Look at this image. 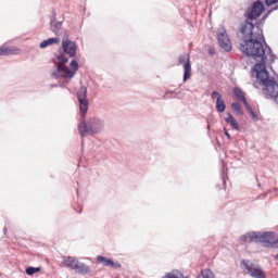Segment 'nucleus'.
Returning <instances> with one entry per match:
<instances>
[{"label":"nucleus","instance_id":"obj_9","mask_svg":"<svg viewBox=\"0 0 278 278\" xmlns=\"http://www.w3.org/2000/svg\"><path fill=\"white\" fill-rule=\"evenodd\" d=\"M263 90L265 92H267L268 97H270V99H274V101H277L278 99V84L277 80H275V78H271L270 80H267V83H265Z\"/></svg>","mask_w":278,"mask_h":278},{"label":"nucleus","instance_id":"obj_11","mask_svg":"<svg viewBox=\"0 0 278 278\" xmlns=\"http://www.w3.org/2000/svg\"><path fill=\"white\" fill-rule=\"evenodd\" d=\"M211 99L215 101L216 99V110L219 114H223L225 110H227V104H225V100H223V96L218 91H213L211 93Z\"/></svg>","mask_w":278,"mask_h":278},{"label":"nucleus","instance_id":"obj_4","mask_svg":"<svg viewBox=\"0 0 278 278\" xmlns=\"http://www.w3.org/2000/svg\"><path fill=\"white\" fill-rule=\"evenodd\" d=\"M105 124L102 119L92 117L88 122H80L78 124V131L84 138V136H94L96 134H101L103 131Z\"/></svg>","mask_w":278,"mask_h":278},{"label":"nucleus","instance_id":"obj_25","mask_svg":"<svg viewBox=\"0 0 278 278\" xmlns=\"http://www.w3.org/2000/svg\"><path fill=\"white\" fill-rule=\"evenodd\" d=\"M278 0H265V4L269 8V5H276L273 8V10H278Z\"/></svg>","mask_w":278,"mask_h":278},{"label":"nucleus","instance_id":"obj_16","mask_svg":"<svg viewBox=\"0 0 278 278\" xmlns=\"http://www.w3.org/2000/svg\"><path fill=\"white\" fill-rule=\"evenodd\" d=\"M16 51H18V49L2 46L0 47V58L3 55H16Z\"/></svg>","mask_w":278,"mask_h":278},{"label":"nucleus","instance_id":"obj_27","mask_svg":"<svg viewBox=\"0 0 278 278\" xmlns=\"http://www.w3.org/2000/svg\"><path fill=\"white\" fill-rule=\"evenodd\" d=\"M273 12H275V10H268L267 11V13L263 16V21H266V18L268 17V16H270V14H273Z\"/></svg>","mask_w":278,"mask_h":278},{"label":"nucleus","instance_id":"obj_13","mask_svg":"<svg viewBox=\"0 0 278 278\" xmlns=\"http://www.w3.org/2000/svg\"><path fill=\"white\" fill-rule=\"evenodd\" d=\"M74 273H77L78 275H89L90 267L78 261V264H76V267H74Z\"/></svg>","mask_w":278,"mask_h":278},{"label":"nucleus","instance_id":"obj_20","mask_svg":"<svg viewBox=\"0 0 278 278\" xmlns=\"http://www.w3.org/2000/svg\"><path fill=\"white\" fill-rule=\"evenodd\" d=\"M197 278H216L212 269H202L201 274Z\"/></svg>","mask_w":278,"mask_h":278},{"label":"nucleus","instance_id":"obj_34","mask_svg":"<svg viewBox=\"0 0 278 278\" xmlns=\"http://www.w3.org/2000/svg\"><path fill=\"white\" fill-rule=\"evenodd\" d=\"M178 275H181V273L178 271V273H177V276H178Z\"/></svg>","mask_w":278,"mask_h":278},{"label":"nucleus","instance_id":"obj_24","mask_svg":"<svg viewBox=\"0 0 278 278\" xmlns=\"http://www.w3.org/2000/svg\"><path fill=\"white\" fill-rule=\"evenodd\" d=\"M36 273H40V267H27L26 275H36Z\"/></svg>","mask_w":278,"mask_h":278},{"label":"nucleus","instance_id":"obj_30","mask_svg":"<svg viewBox=\"0 0 278 278\" xmlns=\"http://www.w3.org/2000/svg\"><path fill=\"white\" fill-rule=\"evenodd\" d=\"M3 231H4V233H8V228L4 227V228H3Z\"/></svg>","mask_w":278,"mask_h":278},{"label":"nucleus","instance_id":"obj_14","mask_svg":"<svg viewBox=\"0 0 278 278\" xmlns=\"http://www.w3.org/2000/svg\"><path fill=\"white\" fill-rule=\"evenodd\" d=\"M78 260H76L75 257L73 256H65L63 258V264L64 266H66L67 268H71V270H75V267L77 266L78 264Z\"/></svg>","mask_w":278,"mask_h":278},{"label":"nucleus","instance_id":"obj_33","mask_svg":"<svg viewBox=\"0 0 278 278\" xmlns=\"http://www.w3.org/2000/svg\"><path fill=\"white\" fill-rule=\"evenodd\" d=\"M178 275H181V273L178 271V273H177V276H178Z\"/></svg>","mask_w":278,"mask_h":278},{"label":"nucleus","instance_id":"obj_6","mask_svg":"<svg viewBox=\"0 0 278 278\" xmlns=\"http://www.w3.org/2000/svg\"><path fill=\"white\" fill-rule=\"evenodd\" d=\"M264 10H265L264 2L256 0L245 11V17L248 18L245 21H248V23H250V21H257V18L262 16V12H264Z\"/></svg>","mask_w":278,"mask_h":278},{"label":"nucleus","instance_id":"obj_32","mask_svg":"<svg viewBox=\"0 0 278 278\" xmlns=\"http://www.w3.org/2000/svg\"><path fill=\"white\" fill-rule=\"evenodd\" d=\"M207 129H210V124H207Z\"/></svg>","mask_w":278,"mask_h":278},{"label":"nucleus","instance_id":"obj_19","mask_svg":"<svg viewBox=\"0 0 278 278\" xmlns=\"http://www.w3.org/2000/svg\"><path fill=\"white\" fill-rule=\"evenodd\" d=\"M231 109L236 116H244V111L242 110V105H240V103L233 102L231 104Z\"/></svg>","mask_w":278,"mask_h":278},{"label":"nucleus","instance_id":"obj_3","mask_svg":"<svg viewBox=\"0 0 278 278\" xmlns=\"http://www.w3.org/2000/svg\"><path fill=\"white\" fill-rule=\"evenodd\" d=\"M241 242L251 244H273L277 240V233L273 231H249L240 237Z\"/></svg>","mask_w":278,"mask_h":278},{"label":"nucleus","instance_id":"obj_21","mask_svg":"<svg viewBox=\"0 0 278 278\" xmlns=\"http://www.w3.org/2000/svg\"><path fill=\"white\" fill-rule=\"evenodd\" d=\"M242 264L245 268V270H248V273H250V275L255 270V268L257 267V265L247 261V260H243L242 261Z\"/></svg>","mask_w":278,"mask_h":278},{"label":"nucleus","instance_id":"obj_12","mask_svg":"<svg viewBox=\"0 0 278 278\" xmlns=\"http://www.w3.org/2000/svg\"><path fill=\"white\" fill-rule=\"evenodd\" d=\"M97 262H100V264H103V266H111V268H121V263L114 262L112 258H108L105 256H97Z\"/></svg>","mask_w":278,"mask_h":278},{"label":"nucleus","instance_id":"obj_18","mask_svg":"<svg viewBox=\"0 0 278 278\" xmlns=\"http://www.w3.org/2000/svg\"><path fill=\"white\" fill-rule=\"evenodd\" d=\"M50 45H60V38L52 37V38H49L47 40H43L40 43V49H47V47H50Z\"/></svg>","mask_w":278,"mask_h":278},{"label":"nucleus","instance_id":"obj_28","mask_svg":"<svg viewBox=\"0 0 278 278\" xmlns=\"http://www.w3.org/2000/svg\"><path fill=\"white\" fill-rule=\"evenodd\" d=\"M224 134H225V136H226L229 140H231V135L229 134V131L227 130V128H224Z\"/></svg>","mask_w":278,"mask_h":278},{"label":"nucleus","instance_id":"obj_23","mask_svg":"<svg viewBox=\"0 0 278 278\" xmlns=\"http://www.w3.org/2000/svg\"><path fill=\"white\" fill-rule=\"evenodd\" d=\"M244 108H247L248 112L250 113V115L252 116L253 121H260V118H257V114H255V111H253V108H251V104H245Z\"/></svg>","mask_w":278,"mask_h":278},{"label":"nucleus","instance_id":"obj_2","mask_svg":"<svg viewBox=\"0 0 278 278\" xmlns=\"http://www.w3.org/2000/svg\"><path fill=\"white\" fill-rule=\"evenodd\" d=\"M60 52L54 61V68L52 70V79H63L61 88H66V85L71 84V79L77 75L79 71V63L75 58H77V42L64 37L62 40Z\"/></svg>","mask_w":278,"mask_h":278},{"label":"nucleus","instance_id":"obj_17","mask_svg":"<svg viewBox=\"0 0 278 278\" xmlns=\"http://www.w3.org/2000/svg\"><path fill=\"white\" fill-rule=\"evenodd\" d=\"M225 121L232 127V129L240 131V125L238 124V121H236V117L231 115V113H228V116L225 118Z\"/></svg>","mask_w":278,"mask_h":278},{"label":"nucleus","instance_id":"obj_5","mask_svg":"<svg viewBox=\"0 0 278 278\" xmlns=\"http://www.w3.org/2000/svg\"><path fill=\"white\" fill-rule=\"evenodd\" d=\"M77 99L79 103L80 116L84 118L88 113V108H90V102L88 101V88L86 86H80L77 91Z\"/></svg>","mask_w":278,"mask_h":278},{"label":"nucleus","instance_id":"obj_1","mask_svg":"<svg viewBox=\"0 0 278 278\" xmlns=\"http://www.w3.org/2000/svg\"><path fill=\"white\" fill-rule=\"evenodd\" d=\"M240 34L242 42L239 45V51L255 62L252 71L256 73V79L265 85L273 79L268 74V70H266V64L268 63L266 54L269 55L270 62H275L277 55L273 53L270 47L266 46L267 51L264 49L262 42H266V39H264V30L260 26L245 21L241 24Z\"/></svg>","mask_w":278,"mask_h":278},{"label":"nucleus","instance_id":"obj_15","mask_svg":"<svg viewBox=\"0 0 278 278\" xmlns=\"http://www.w3.org/2000/svg\"><path fill=\"white\" fill-rule=\"evenodd\" d=\"M233 96L236 97V99H238V101H242L244 105L249 103V101H247V97L244 96V92L242 91V89H240V87L233 88Z\"/></svg>","mask_w":278,"mask_h":278},{"label":"nucleus","instance_id":"obj_7","mask_svg":"<svg viewBox=\"0 0 278 278\" xmlns=\"http://www.w3.org/2000/svg\"><path fill=\"white\" fill-rule=\"evenodd\" d=\"M217 42L220 49H224L226 53L231 51V38H229V35L227 34V28H225L223 25H220L217 29Z\"/></svg>","mask_w":278,"mask_h":278},{"label":"nucleus","instance_id":"obj_29","mask_svg":"<svg viewBox=\"0 0 278 278\" xmlns=\"http://www.w3.org/2000/svg\"><path fill=\"white\" fill-rule=\"evenodd\" d=\"M216 53V51L212 48L208 49V55H214Z\"/></svg>","mask_w":278,"mask_h":278},{"label":"nucleus","instance_id":"obj_22","mask_svg":"<svg viewBox=\"0 0 278 278\" xmlns=\"http://www.w3.org/2000/svg\"><path fill=\"white\" fill-rule=\"evenodd\" d=\"M253 278H262L265 277L264 270L261 269L260 266H256V268L250 274Z\"/></svg>","mask_w":278,"mask_h":278},{"label":"nucleus","instance_id":"obj_8","mask_svg":"<svg viewBox=\"0 0 278 278\" xmlns=\"http://www.w3.org/2000/svg\"><path fill=\"white\" fill-rule=\"evenodd\" d=\"M178 66L184 68L182 81H187L192 77V64L190 63V54L182 53L178 56Z\"/></svg>","mask_w":278,"mask_h":278},{"label":"nucleus","instance_id":"obj_26","mask_svg":"<svg viewBox=\"0 0 278 278\" xmlns=\"http://www.w3.org/2000/svg\"><path fill=\"white\" fill-rule=\"evenodd\" d=\"M222 181H223V184L225 186V184H226V180H225V163H223Z\"/></svg>","mask_w":278,"mask_h":278},{"label":"nucleus","instance_id":"obj_10","mask_svg":"<svg viewBox=\"0 0 278 278\" xmlns=\"http://www.w3.org/2000/svg\"><path fill=\"white\" fill-rule=\"evenodd\" d=\"M63 23L64 21L58 20L55 14H53L50 18V30H52L55 36H62V34H64Z\"/></svg>","mask_w":278,"mask_h":278},{"label":"nucleus","instance_id":"obj_31","mask_svg":"<svg viewBox=\"0 0 278 278\" xmlns=\"http://www.w3.org/2000/svg\"><path fill=\"white\" fill-rule=\"evenodd\" d=\"M51 87H52V88H58V85H52Z\"/></svg>","mask_w":278,"mask_h":278}]
</instances>
